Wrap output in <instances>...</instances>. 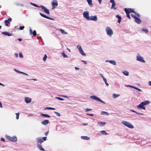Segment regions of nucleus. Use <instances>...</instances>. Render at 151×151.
I'll use <instances>...</instances> for the list:
<instances>
[{
    "mask_svg": "<svg viewBox=\"0 0 151 151\" xmlns=\"http://www.w3.org/2000/svg\"><path fill=\"white\" fill-rule=\"evenodd\" d=\"M40 14L41 16H42L45 18H46L47 19H49L52 20H54V19L53 18L47 16H46L45 14H42V13H40Z\"/></svg>",
    "mask_w": 151,
    "mask_h": 151,
    "instance_id": "13",
    "label": "nucleus"
},
{
    "mask_svg": "<svg viewBox=\"0 0 151 151\" xmlns=\"http://www.w3.org/2000/svg\"><path fill=\"white\" fill-rule=\"evenodd\" d=\"M104 81L105 82V84L107 85L108 86L109 84L107 82L106 79V78H104Z\"/></svg>",
    "mask_w": 151,
    "mask_h": 151,
    "instance_id": "41",
    "label": "nucleus"
},
{
    "mask_svg": "<svg viewBox=\"0 0 151 151\" xmlns=\"http://www.w3.org/2000/svg\"><path fill=\"white\" fill-rule=\"evenodd\" d=\"M90 98L92 99H94L95 100L99 101L102 103L104 104H105V102L102 101L100 99L98 98L97 97L95 96H91L90 97Z\"/></svg>",
    "mask_w": 151,
    "mask_h": 151,
    "instance_id": "4",
    "label": "nucleus"
},
{
    "mask_svg": "<svg viewBox=\"0 0 151 151\" xmlns=\"http://www.w3.org/2000/svg\"><path fill=\"white\" fill-rule=\"evenodd\" d=\"M137 60L140 62L145 63V61L144 60L143 58L141 56H138L137 57Z\"/></svg>",
    "mask_w": 151,
    "mask_h": 151,
    "instance_id": "11",
    "label": "nucleus"
},
{
    "mask_svg": "<svg viewBox=\"0 0 151 151\" xmlns=\"http://www.w3.org/2000/svg\"><path fill=\"white\" fill-rule=\"evenodd\" d=\"M62 96L63 97H65V98H68L69 97L68 96Z\"/></svg>",
    "mask_w": 151,
    "mask_h": 151,
    "instance_id": "60",
    "label": "nucleus"
},
{
    "mask_svg": "<svg viewBox=\"0 0 151 151\" xmlns=\"http://www.w3.org/2000/svg\"><path fill=\"white\" fill-rule=\"evenodd\" d=\"M25 101L27 103H30L32 99H31L27 97L25 98Z\"/></svg>",
    "mask_w": 151,
    "mask_h": 151,
    "instance_id": "17",
    "label": "nucleus"
},
{
    "mask_svg": "<svg viewBox=\"0 0 151 151\" xmlns=\"http://www.w3.org/2000/svg\"><path fill=\"white\" fill-rule=\"evenodd\" d=\"M110 2L112 3V4H114L115 3L114 1V0H110Z\"/></svg>",
    "mask_w": 151,
    "mask_h": 151,
    "instance_id": "51",
    "label": "nucleus"
},
{
    "mask_svg": "<svg viewBox=\"0 0 151 151\" xmlns=\"http://www.w3.org/2000/svg\"><path fill=\"white\" fill-rule=\"evenodd\" d=\"M149 84L151 86V81H149Z\"/></svg>",
    "mask_w": 151,
    "mask_h": 151,
    "instance_id": "63",
    "label": "nucleus"
},
{
    "mask_svg": "<svg viewBox=\"0 0 151 151\" xmlns=\"http://www.w3.org/2000/svg\"><path fill=\"white\" fill-rule=\"evenodd\" d=\"M91 109H86V111H91Z\"/></svg>",
    "mask_w": 151,
    "mask_h": 151,
    "instance_id": "52",
    "label": "nucleus"
},
{
    "mask_svg": "<svg viewBox=\"0 0 151 151\" xmlns=\"http://www.w3.org/2000/svg\"><path fill=\"white\" fill-rule=\"evenodd\" d=\"M131 16L132 17L134 18L135 19H136L137 17L135 15L133 14H131Z\"/></svg>",
    "mask_w": 151,
    "mask_h": 151,
    "instance_id": "45",
    "label": "nucleus"
},
{
    "mask_svg": "<svg viewBox=\"0 0 151 151\" xmlns=\"http://www.w3.org/2000/svg\"><path fill=\"white\" fill-rule=\"evenodd\" d=\"M82 61V62H84L85 64H87V62L86 61Z\"/></svg>",
    "mask_w": 151,
    "mask_h": 151,
    "instance_id": "62",
    "label": "nucleus"
},
{
    "mask_svg": "<svg viewBox=\"0 0 151 151\" xmlns=\"http://www.w3.org/2000/svg\"><path fill=\"white\" fill-rule=\"evenodd\" d=\"M6 138L8 140L13 142H16L17 141V138L16 137H12L9 136H7Z\"/></svg>",
    "mask_w": 151,
    "mask_h": 151,
    "instance_id": "3",
    "label": "nucleus"
},
{
    "mask_svg": "<svg viewBox=\"0 0 151 151\" xmlns=\"http://www.w3.org/2000/svg\"><path fill=\"white\" fill-rule=\"evenodd\" d=\"M130 111H132V112L135 113L136 114H140V115H144V114L142 113H139L137 112L136 111H134V110H131Z\"/></svg>",
    "mask_w": 151,
    "mask_h": 151,
    "instance_id": "28",
    "label": "nucleus"
},
{
    "mask_svg": "<svg viewBox=\"0 0 151 151\" xmlns=\"http://www.w3.org/2000/svg\"><path fill=\"white\" fill-rule=\"evenodd\" d=\"M49 133V131H47L45 132V135L46 136H47V135Z\"/></svg>",
    "mask_w": 151,
    "mask_h": 151,
    "instance_id": "54",
    "label": "nucleus"
},
{
    "mask_svg": "<svg viewBox=\"0 0 151 151\" xmlns=\"http://www.w3.org/2000/svg\"><path fill=\"white\" fill-rule=\"evenodd\" d=\"M107 123L105 122H98V124H99V125L101 126L102 127L105 124H106Z\"/></svg>",
    "mask_w": 151,
    "mask_h": 151,
    "instance_id": "19",
    "label": "nucleus"
},
{
    "mask_svg": "<svg viewBox=\"0 0 151 151\" xmlns=\"http://www.w3.org/2000/svg\"><path fill=\"white\" fill-rule=\"evenodd\" d=\"M19 57L20 58H23V56L22 55V53L21 52L19 53Z\"/></svg>",
    "mask_w": 151,
    "mask_h": 151,
    "instance_id": "49",
    "label": "nucleus"
},
{
    "mask_svg": "<svg viewBox=\"0 0 151 151\" xmlns=\"http://www.w3.org/2000/svg\"><path fill=\"white\" fill-rule=\"evenodd\" d=\"M0 107L1 108H2L3 107V106L2 105V104L0 101Z\"/></svg>",
    "mask_w": 151,
    "mask_h": 151,
    "instance_id": "57",
    "label": "nucleus"
},
{
    "mask_svg": "<svg viewBox=\"0 0 151 151\" xmlns=\"http://www.w3.org/2000/svg\"><path fill=\"white\" fill-rule=\"evenodd\" d=\"M24 26H21L19 27V29L21 30H23L24 29Z\"/></svg>",
    "mask_w": 151,
    "mask_h": 151,
    "instance_id": "50",
    "label": "nucleus"
},
{
    "mask_svg": "<svg viewBox=\"0 0 151 151\" xmlns=\"http://www.w3.org/2000/svg\"><path fill=\"white\" fill-rule=\"evenodd\" d=\"M31 4H32V5H33V6H34L36 7H38V5H37L35 4H34L32 3H31Z\"/></svg>",
    "mask_w": 151,
    "mask_h": 151,
    "instance_id": "55",
    "label": "nucleus"
},
{
    "mask_svg": "<svg viewBox=\"0 0 151 151\" xmlns=\"http://www.w3.org/2000/svg\"><path fill=\"white\" fill-rule=\"evenodd\" d=\"M116 17L118 19V22L120 23L121 21L122 18L120 16H119V15H117L116 16Z\"/></svg>",
    "mask_w": 151,
    "mask_h": 151,
    "instance_id": "23",
    "label": "nucleus"
},
{
    "mask_svg": "<svg viewBox=\"0 0 151 151\" xmlns=\"http://www.w3.org/2000/svg\"><path fill=\"white\" fill-rule=\"evenodd\" d=\"M2 34L5 35H6L8 36H9L12 35V34L10 33H9L8 32H2Z\"/></svg>",
    "mask_w": 151,
    "mask_h": 151,
    "instance_id": "20",
    "label": "nucleus"
},
{
    "mask_svg": "<svg viewBox=\"0 0 151 151\" xmlns=\"http://www.w3.org/2000/svg\"><path fill=\"white\" fill-rule=\"evenodd\" d=\"M47 138L46 137H44L40 139H38V142L40 143H41L43 142L44 141L46 140Z\"/></svg>",
    "mask_w": 151,
    "mask_h": 151,
    "instance_id": "14",
    "label": "nucleus"
},
{
    "mask_svg": "<svg viewBox=\"0 0 151 151\" xmlns=\"http://www.w3.org/2000/svg\"><path fill=\"white\" fill-rule=\"evenodd\" d=\"M142 31L145 32V33H147L148 32V30L146 29H142Z\"/></svg>",
    "mask_w": 151,
    "mask_h": 151,
    "instance_id": "44",
    "label": "nucleus"
},
{
    "mask_svg": "<svg viewBox=\"0 0 151 151\" xmlns=\"http://www.w3.org/2000/svg\"><path fill=\"white\" fill-rule=\"evenodd\" d=\"M137 108L138 109H143L145 110V107L142 104H141V103L137 106Z\"/></svg>",
    "mask_w": 151,
    "mask_h": 151,
    "instance_id": "12",
    "label": "nucleus"
},
{
    "mask_svg": "<svg viewBox=\"0 0 151 151\" xmlns=\"http://www.w3.org/2000/svg\"><path fill=\"white\" fill-rule=\"evenodd\" d=\"M75 69L76 70H78V69H79V68H78L76 67H75Z\"/></svg>",
    "mask_w": 151,
    "mask_h": 151,
    "instance_id": "64",
    "label": "nucleus"
},
{
    "mask_svg": "<svg viewBox=\"0 0 151 151\" xmlns=\"http://www.w3.org/2000/svg\"><path fill=\"white\" fill-rule=\"evenodd\" d=\"M14 70H15L16 72H18V73H21V74H23L25 75H26V76H28V75L27 74V73H24V72H21V71H17V70L16 69H14Z\"/></svg>",
    "mask_w": 151,
    "mask_h": 151,
    "instance_id": "31",
    "label": "nucleus"
},
{
    "mask_svg": "<svg viewBox=\"0 0 151 151\" xmlns=\"http://www.w3.org/2000/svg\"><path fill=\"white\" fill-rule=\"evenodd\" d=\"M102 114L103 115H109V114L107 112L104 111L102 112Z\"/></svg>",
    "mask_w": 151,
    "mask_h": 151,
    "instance_id": "37",
    "label": "nucleus"
},
{
    "mask_svg": "<svg viewBox=\"0 0 151 151\" xmlns=\"http://www.w3.org/2000/svg\"><path fill=\"white\" fill-rule=\"evenodd\" d=\"M55 98L61 101H63L64 100L63 99L59 97H56Z\"/></svg>",
    "mask_w": 151,
    "mask_h": 151,
    "instance_id": "46",
    "label": "nucleus"
},
{
    "mask_svg": "<svg viewBox=\"0 0 151 151\" xmlns=\"http://www.w3.org/2000/svg\"><path fill=\"white\" fill-rule=\"evenodd\" d=\"M81 138L82 139L86 140H88L89 139V137H88L87 136H82Z\"/></svg>",
    "mask_w": 151,
    "mask_h": 151,
    "instance_id": "32",
    "label": "nucleus"
},
{
    "mask_svg": "<svg viewBox=\"0 0 151 151\" xmlns=\"http://www.w3.org/2000/svg\"><path fill=\"white\" fill-rule=\"evenodd\" d=\"M14 56L16 58H17L18 57V55L17 53H15L14 54Z\"/></svg>",
    "mask_w": 151,
    "mask_h": 151,
    "instance_id": "56",
    "label": "nucleus"
},
{
    "mask_svg": "<svg viewBox=\"0 0 151 151\" xmlns=\"http://www.w3.org/2000/svg\"><path fill=\"white\" fill-rule=\"evenodd\" d=\"M49 123V122L48 120H45L43 121H42L41 123V124L44 125H46L47 124Z\"/></svg>",
    "mask_w": 151,
    "mask_h": 151,
    "instance_id": "15",
    "label": "nucleus"
},
{
    "mask_svg": "<svg viewBox=\"0 0 151 151\" xmlns=\"http://www.w3.org/2000/svg\"><path fill=\"white\" fill-rule=\"evenodd\" d=\"M77 47L80 53L82 55L84 56H85L86 55V54L83 52V51L81 46L78 45L77 46Z\"/></svg>",
    "mask_w": 151,
    "mask_h": 151,
    "instance_id": "7",
    "label": "nucleus"
},
{
    "mask_svg": "<svg viewBox=\"0 0 151 151\" xmlns=\"http://www.w3.org/2000/svg\"><path fill=\"white\" fill-rule=\"evenodd\" d=\"M134 89H135L138 90L139 91H142L141 89H140L138 88H137L135 87V88H134Z\"/></svg>",
    "mask_w": 151,
    "mask_h": 151,
    "instance_id": "47",
    "label": "nucleus"
},
{
    "mask_svg": "<svg viewBox=\"0 0 151 151\" xmlns=\"http://www.w3.org/2000/svg\"><path fill=\"white\" fill-rule=\"evenodd\" d=\"M59 30L61 32V33L63 34H68L67 32H65L64 30L62 29H60Z\"/></svg>",
    "mask_w": 151,
    "mask_h": 151,
    "instance_id": "27",
    "label": "nucleus"
},
{
    "mask_svg": "<svg viewBox=\"0 0 151 151\" xmlns=\"http://www.w3.org/2000/svg\"><path fill=\"white\" fill-rule=\"evenodd\" d=\"M115 5H116V4L115 3L112 4V5H111V8H114V9H116V8L115 7Z\"/></svg>",
    "mask_w": 151,
    "mask_h": 151,
    "instance_id": "36",
    "label": "nucleus"
},
{
    "mask_svg": "<svg viewBox=\"0 0 151 151\" xmlns=\"http://www.w3.org/2000/svg\"><path fill=\"white\" fill-rule=\"evenodd\" d=\"M102 0H98V1L100 4H101V3Z\"/></svg>",
    "mask_w": 151,
    "mask_h": 151,
    "instance_id": "61",
    "label": "nucleus"
},
{
    "mask_svg": "<svg viewBox=\"0 0 151 151\" xmlns=\"http://www.w3.org/2000/svg\"><path fill=\"white\" fill-rule=\"evenodd\" d=\"M29 32L30 34H32L34 36H35L36 35V32L35 30H34L32 32V29H29Z\"/></svg>",
    "mask_w": 151,
    "mask_h": 151,
    "instance_id": "18",
    "label": "nucleus"
},
{
    "mask_svg": "<svg viewBox=\"0 0 151 151\" xmlns=\"http://www.w3.org/2000/svg\"><path fill=\"white\" fill-rule=\"evenodd\" d=\"M40 115H41V116H45V117H49V118L50 117V116L49 115L47 114H44L41 113L40 114Z\"/></svg>",
    "mask_w": 151,
    "mask_h": 151,
    "instance_id": "25",
    "label": "nucleus"
},
{
    "mask_svg": "<svg viewBox=\"0 0 151 151\" xmlns=\"http://www.w3.org/2000/svg\"><path fill=\"white\" fill-rule=\"evenodd\" d=\"M1 140L2 141H3V142H4L5 141L4 139L3 138H1Z\"/></svg>",
    "mask_w": 151,
    "mask_h": 151,
    "instance_id": "58",
    "label": "nucleus"
},
{
    "mask_svg": "<svg viewBox=\"0 0 151 151\" xmlns=\"http://www.w3.org/2000/svg\"><path fill=\"white\" fill-rule=\"evenodd\" d=\"M150 102L148 101H145L141 103V104H142L144 106L150 103Z\"/></svg>",
    "mask_w": 151,
    "mask_h": 151,
    "instance_id": "22",
    "label": "nucleus"
},
{
    "mask_svg": "<svg viewBox=\"0 0 151 151\" xmlns=\"http://www.w3.org/2000/svg\"><path fill=\"white\" fill-rule=\"evenodd\" d=\"M11 21L12 19L11 18L9 19L8 20H5L4 22L6 25V26H8L9 25V24L10 23V22Z\"/></svg>",
    "mask_w": 151,
    "mask_h": 151,
    "instance_id": "16",
    "label": "nucleus"
},
{
    "mask_svg": "<svg viewBox=\"0 0 151 151\" xmlns=\"http://www.w3.org/2000/svg\"><path fill=\"white\" fill-rule=\"evenodd\" d=\"M39 148L40 149V150H41L43 151H45V149L42 147L41 145H40L39 146Z\"/></svg>",
    "mask_w": 151,
    "mask_h": 151,
    "instance_id": "34",
    "label": "nucleus"
},
{
    "mask_svg": "<svg viewBox=\"0 0 151 151\" xmlns=\"http://www.w3.org/2000/svg\"><path fill=\"white\" fill-rule=\"evenodd\" d=\"M122 123L126 126L132 129L134 127L132 125L127 121H123L122 122Z\"/></svg>",
    "mask_w": 151,
    "mask_h": 151,
    "instance_id": "1",
    "label": "nucleus"
},
{
    "mask_svg": "<svg viewBox=\"0 0 151 151\" xmlns=\"http://www.w3.org/2000/svg\"><path fill=\"white\" fill-rule=\"evenodd\" d=\"M40 7L47 14L50 15V13L49 10L46 7L43 6H38V8Z\"/></svg>",
    "mask_w": 151,
    "mask_h": 151,
    "instance_id": "6",
    "label": "nucleus"
},
{
    "mask_svg": "<svg viewBox=\"0 0 151 151\" xmlns=\"http://www.w3.org/2000/svg\"><path fill=\"white\" fill-rule=\"evenodd\" d=\"M126 13V15L127 17H128L129 19H130L131 17L130 16L129 13H128V12Z\"/></svg>",
    "mask_w": 151,
    "mask_h": 151,
    "instance_id": "40",
    "label": "nucleus"
},
{
    "mask_svg": "<svg viewBox=\"0 0 151 151\" xmlns=\"http://www.w3.org/2000/svg\"><path fill=\"white\" fill-rule=\"evenodd\" d=\"M134 14H135L138 17H140V15L139 14V13H137L136 12H135L134 11Z\"/></svg>",
    "mask_w": 151,
    "mask_h": 151,
    "instance_id": "42",
    "label": "nucleus"
},
{
    "mask_svg": "<svg viewBox=\"0 0 151 151\" xmlns=\"http://www.w3.org/2000/svg\"><path fill=\"white\" fill-rule=\"evenodd\" d=\"M101 133L103 134H105V135H107L108 134L104 130L101 131Z\"/></svg>",
    "mask_w": 151,
    "mask_h": 151,
    "instance_id": "35",
    "label": "nucleus"
},
{
    "mask_svg": "<svg viewBox=\"0 0 151 151\" xmlns=\"http://www.w3.org/2000/svg\"><path fill=\"white\" fill-rule=\"evenodd\" d=\"M45 110L47 109H50V110H55V108H52V107H47L45 108Z\"/></svg>",
    "mask_w": 151,
    "mask_h": 151,
    "instance_id": "33",
    "label": "nucleus"
},
{
    "mask_svg": "<svg viewBox=\"0 0 151 151\" xmlns=\"http://www.w3.org/2000/svg\"><path fill=\"white\" fill-rule=\"evenodd\" d=\"M89 20L96 21L98 20V19L96 16H91L89 17Z\"/></svg>",
    "mask_w": 151,
    "mask_h": 151,
    "instance_id": "10",
    "label": "nucleus"
},
{
    "mask_svg": "<svg viewBox=\"0 0 151 151\" xmlns=\"http://www.w3.org/2000/svg\"><path fill=\"white\" fill-rule=\"evenodd\" d=\"M122 73L125 75L128 76L129 75V73L127 70H124L122 72Z\"/></svg>",
    "mask_w": 151,
    "mask_h": 151,
    "instance_id": "24",
    "label": "nucleus"
},
{
    "mask_svg": "<svg viewBox=\"0 0 151 151\" xmlns=\"http://www.w3.org/2000/svg\"><path fill=\"white\" fill-rule=\"evenodd\" d=\"M86 114L87 115H90V116H93V114H89V113H87Z\"/></svg>",
    "mask_w": 151,
    "mask_h": 151,
    "instance_id": "53",
    "label": "nucleus"
},
{
    "mask_svg": "<svg viewBox=\"0 0 151 151\" xmlns=\"http://www.w3.org/2000/svg\"><path fill=\"white\" fill-rule=\"evenodd\" d=\"M16 118L17 119H18L19 118V113H16Z\"/></svg>",
    "mask_w": 151,
    "mask_h": 151,
    "instance_id": "38",
    "label": "nucleus"
},
{
    "mask_svg": "<svg viewBox=\"0 0 151 151\" xmlns=\"http://www.w3.org/2000/svg\"><path fill=\"white\" fill-rule=\"evenodd\" d=\"M119 96V95H117L115 94H114L113 95V97L114 98H116V97H118Z\"/></svg>",
    "mask_w": 151,
    "mask_h": 151,
    "instance_id": "43",
    "label": "nucleus"
},
{
    "mask_svg": "<svg viewBox=\"0 0 151 151\" xmlns=\"http://www.w3.org/2000/svg\"><path fill=\"white\" fill-rule=\"evenodd\" d=\"M62 55L63 56V57L64 58H68V56L65 55V52L64 51H63L62 53Z\"/></svg>",
    "mask_w": 151,
    "mask_h": 151,
    "instance_id": "29",
    "label": "nucleus"
},
{
    "mask_svg": "<svg viewBox=\"0 0 151 151\" xmlns=\"http://www.w3.org/2000/svg\"><path fill=\"white\" fill-rule=\"evenodd\" d=\"M87 1L88 4L91 6H92L93 4L92 3V0H87Z\"/></svg>",
    "mask_w": 151,
    "mask_h": 151,
    "instance_id": "26",
    "label": "nucleus"
},
{
    "mask_svg": "<svg viewBox=\"0 0 151 151\" xmlns=\"http://www.w3.org/2000/svg\"><path fill=\"white\" fill-rule=\"evenodd\" d=\"M135 21L137 23L139 24H140L141 22L140 19L137 17L135 19Z\"/></svg>",
    "mask_w": 151,
    "mask_h": 151,
    "instance_id": "21",
    "label": "nucleus"
},
{
    "mask_svg": "<svg viewBox=\"0 0 151 151\" xmlns=\"http://www.w3.org/2000/svg\"><path fill=\"white\" fill-rule=\"evenodd\" d=\"M124 10L125 12L126 13L128 12V13H130L132 12H134V9L131 8L127 9L125 8L124 9Z\"/></svg>",
    "mask_w": 151,
    "mask_h": 151,
    "instance_id": "8",
    "label": "nucleus"
},
{
    "mask_svg": "<svg viewBox=\"0 0 151 151\" xmlns=\"http://www.w3.org/2000/svg\"><path fill=\"white\" fill-rule=\"evenodd\" d=\"M51 4L52 6V9H55L58 5V1L56 0H54L53 1H52Z\"/></svg>",
    "mask_w": 151,
    "mask_h": 151,
    "instance_id": "5",
    "label": "nucleus"
},
{
    "mask_svg": "<svg viewBox=\"0 0 151 151\" xmlns=\"http://www.w3.org/2000/svg\"><path fill=\"white\" fill-rule=\"evenodd\" d=\"M109 62L114 65H116V62L114 60H110Z\"/></svg>",
    "mask_w": 151,
    "mask_h": 151,
    "instance_id": "30",
    "label": "nucleus"
},
{
    "mask_svg": "<svg viewBox=\"0 0 151 151\" xmlns=\"http://www.w3.org/2000/svg\"><path fill=\"white\" fill-rule=\"evenodd\" d=\"M47 55L45 54V56H44L43 58V60L44 61H45L46 60V59L47 58Z\"/></svg>",
    "mask_w": 151,
    "mask_h": 151,
    "instance_id": "39",
    "label": "nucleus"
},
{
    "mask_svg": "<svg viewBox=\"0 0 151 151\" xmlns=\"http://www.w3.org/2000/svg\"><path fill=\"white\" fill-rule=\"evenodd\" d=\"M129 87L132 88H135V87H134V86H131V85L129 86Z\"/></svg>",
    "mask_w": 151,
    "mask_h": 151,
    "instance_id": "59",
    "label": "nucleus"
},
{
    "mask_svg": "<svg viewBox=\"0 0 151 151\" xmlns=\"http://www.w3.org/2000/svg\"><path fill=\"white\" fill-rule=\"evenodd\" d=\"M54 112L56 114V115L58 116H60V114L58 112H55V111Z\"/></svg>",
    "mask_w": 151,
    "mask_h": 151,
    "instance_id": "48",
    "label": "nucleus"
},
{
    "mask_svg": "<svg viewBox=\"0 0 151 151\" xmlns=\"http://www.w3.org/2000/svg\"><path fill=\"white\" fill-rule=\"evenodd\" d=\"M89 13L88 12H84L83 13V17L84 18H86L88 20L89 18Z\"/></svg>",
    "mask_w": 151,
    "mask_h": 151,
    "instance_id": "9",
    "label": "nucleus"
},
{
    "mask_svg": "<svg viewBox=\"0 0 151 151\" xmlns=\"http://www.w3.org/2000/svg\"><path fill=\"white\" fill-rule=\"evenodd\" d=\"M106 31L107 34L110 37H111L113 34L112 30L109 27H107L106 28Z\"/></svg>",
    "mask_w": 151,
    "mask_h": 151,
    "instance_id": "2",
    "label": "nucleus"
}]
</instances>
